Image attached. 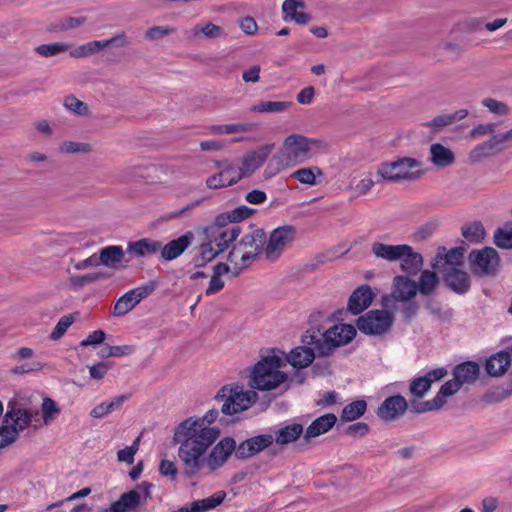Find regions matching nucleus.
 <instances>
[{"label": "nucleus", "mask_w": 512, "mask_h": 512, "mask_svg": "<svg viewBox=\"0 0 512 512\" xmlns=\"http://www.w3.org/2000/svg\"><path fill=\"white\" fill-rule=\"evenodd\" d=\"M218 414L217 409H211L203 417H189L175 428L173 441L180 444L178 455L187 477L199 472L204 454L219 437L220 430L211 427Z\"/></svg>", "instance_id": "1"}, {"label": "nucleus", "mask_w": 512, "mask_h": 512, "mask_svg": "<svg viewBox=\"0 0 512 512\" xmlns=\"http://www.w3.org/2000/svg\"><path fill=\"white\" fill-rule=\"evenodd\" d=\"M356 336V329L350 324H337L320 333V330H308L303 338L306 345L314 346L319 355L327 357L333 351L350 343Z\"/></svg>", "instance_id": "2"}, {"label": "nucleus", "mask_w": 512, "mask_h": 512, "mask_svg": "<svg viewBox=\"0 0 512 512\" xmlns=\"http://www.w3.org/2000/svg\"><path fill=\"white\" fill-rule=\"evenodd\" d=\"M283 360L278 355H269L257 362L250 375V387L260 391H270L287 380V374L280 371Z\"/></svg>", "instance_id": "3"}, {"label": "nucleus", "mask_w": 512, "mask_h": 512, "mask_svg": "<svg viewBox=\"0 0 512 512\" xmlns=\"http://www.w3.org/2000/svg\"><path fill=\"white\" fill-rule=\"evenodd\" d=\"M266 241L267 237L263 229H250L239 241H235L232 245L227 260L240 269L245 268L261 253H264Z\"/></svg>", "instance_id": "4"}, {"label": "nucleus", "mask_w": 512, "mask_h": 512, "mask_svg": "<svg viewBox=\"0 0 512 512\" xmlns=\"http://www.w3.org/2000/svg\"><path fill=\"white\" fill-rule=\"evenodd\" d=\"M421 166L422 163L415 158L399 157L394 161L381 163L377 169V175L388 182L414 181L423 174L420 170Z\"/></svg>", "instance_id": "5"}, {"label": "nucleus", "mask_w": 512, "mask_h": 512, "mask_svg": "<svg viewBox=\"0 0 512 512\" xmlns=\"http://www.w3.org/2000/svg\"><path fill=\"white\" fill-rule=\"evenodd\" d=\"M216 400L222 401L221 412L231 416L247 410L256 402L258 395L253 390H244L243 385L235 384L223 386L215 396Z\"/></svg>", "instance_id": "6"}, {"label": "nucleus", "mask_w": 512, "mask_h": 512, "mask_svg": "<svg viewBox=\"0 0 512 512\" xmlns=\"http://www.w3.org/2000/svg\"><path fill=\"white\" fill-rule=\"evenodd\" d=\"M309 143L305 136L298 134L288 136L284 141V148L281 153L273 157V161H276L279 165L278 170L304 161L310 154Z\"/></svg>", "instance_id": "7"}, {"label": "nucleus", "mask_w": 512, "mask_h": 512, "mask_svg": "<svg viewBox=\"0 0 512 512\" xmlns=\"http://www.w3.org/2000/svg\"><path fill=\"white\" fill-rule=\"evenodd\" d=\"M468 261L472 272L479 277L496 276L501 263L499 253L492 247L472 250Z\"/></svg>", "instance_id": "8"}, {"label": "nucleus", "mask_w": 512, "mask_h": 512, "mask_svg": "<svg viewBox=\"0 0 512 512\" xmlns=\"http://www.w3.org/2000/svg\"><path fill=\"white\" fill-rule=\"evenodd\" d=\"M394 317L386 310H370L356 322L358 330L366 335H383L390 331Z\"/></svg>", "instance_id": "9"}, {"label": "nucleus", "mask_w": 512, "mask_h": 512, "mask_svg": "<svg viewBox=\"0 0 512 512\" xmlns=\"http://www.w3.org/2000/svg\"><path fill=\"white\" fill-rule=\"evenodd\" d=\"M297 230L292 225H284L274 229L264 245L267 260L275 261L284 249L296 239Z\"/></svg>", "instance_id": "10"}, {"label": "nucleus", "mask_w": 512, "mask_h": 512, "mask_svg": "<svg viewBox=\"0 0 512 512\" xmlns=\"http://www.w3.org/2000/svg\"><path fill=\"white\" fill-rule=\"evenodd\" d=\"M448 370L445 367H438L429 370L424 375L416 376L410 380L409 392L415 398H423L431 389L433 383L438 382L445 378Z\"/></svg>", "instance_id": "11"}, {"label": "nucleus", "mask_w": 512, "mask_h": 512, "mask_svg": "<svg viewBox=\"0 0 512 512\" xmlns=\"http://www.w3.org/2000/svg\"><path fill=\"white\" fill-rule=\"evenodd\" d=\"M38 416L39 411L36 409L20 408L9 403L4 419L5 423H8L10 427L14 428L19 436L20 432L29 427Z\"/></svg>", "instance_id": "12"}, {"label": "nucleus", "mask_w": 512, "mask_h": 512, "mask_svg": "<svg viewBox=\"0 0 512 512\" xmlns=\"http://www.w3.org/2000/svg\"><path fill=\"white\" fill-rule=\"evenodd\" d=\"M274 442L272 434H262L242 441L236 449L237 459H249L270 447Z\"/></svg>", "instance_id": "13"}, {"label": "nucleus", "mask_w": 512, "mask_h": 512, "mask_svg": "<svg viewBox=\"0 0 512 512\" xmlns=\"http://www.w3.org/2000/svg\"><path fill=\"white\" fill-rule=\"evenodd\" d=\"M236 441L231 437H225L220 440L209 453L206 463L211 471L222 467L230 455L237 449Z\"/></svg>", "instance_id": "14"}, {"label": "nucleus", "mask_w": 512, "mask_h": 512, "mask_svg": "<svg viewBox=\"0 0 512 512\" xmlns=\"http://www.w3.org/2000/svg\"><path fill=\"white\" fill-rule=\"evenodd\" d=\"M407 409V400L398 394L387 397L378 407L376 414L381 420L390 422L404 415Z\"/></svg>", "instance_id": "15"}, {"label": "nucleus", "mask_w": 512, "mask_h": 512, "mask_svg": "<svg viewBox=\"0 0 512 512\" xmlns=\"http://www.w3.org/2000/svg\"><path fill=\"white\" fill-rule=\"evenodd\" d=\"M209 243H211L219 253L226 251L230 245L234 244L242 229L239 224L230 225L229 229L225 230H206Z\"/></svg>", "instance_id": "16"}, {"label": "nucleus", "mask_w": 512, "mask_h": 512, "mask_svg": "<svg viewBox=\"0 0 512 512\" xmlns=\"http://www.w3.org/2000/svg\"><path fill=\"white\" fill-rule=\"evenodd\" d=\"M512 361V346L491 355L485 364L486 372L491 377H500L506 373Z\"/></svg>", "instance_id": "17"}, {"label": "nucleus", "mask_w": 512, "mask_h": 512, "mask_svg": "<svg viewBox=\"0 0 512 512\" xmlns=\"http://www.w3.org/2000/svg\"><path fill=\"white\" fill-rule=\"evenodd\" d=\"M445 284L459 295L466 294L471 287L470 275L457 267H449L444 274Z\"/></svg>", "instance_id": "18"}, {"label": "nucleus", "mask_w": 512, "mask_h": 512, "mask_svg": "<svg viewBox=\"0 0 512 512\" xmlns=\"http://www.w3.org/2000/svg\"><path fill=\"white\" fill-rule=\"evenodd\" d=\"M194 234L191 231L186 232L177 239L169 241L164 246L161 245L160 255L165 261H172L184 253V251L193 243Z\"/></svg>", "instance_id": "19"}, {"label": "nucleus", "mask_w": 512, "mask_h": 512, "mask_svg": "<svg viewBox=\"0 0 512 512\" xmlns=\"http://www.w3.org/2000/svg\"><path fill=\"white\" fill-rule=\"evenodd\" d=\"M374 298V294L369 285H361L356 288L348 299L347 308L354 314H360L367 309Z\"/></svg>", "instance_id": "20"}, {"label": "nucleus", "mask_w": 512, "mask_h": 512, "mask_svg": "<svg viewBox=\"0 0 512 512\" xmlns=\"http://www.w3.org/2000/svg\"><path fill=\"white\" fill-rule=\"evenodd\" d=\"M405 248L398 259L401 271L407 276H415L422 271L424 266L423 256L408 244L405 245Z\"/></svg>", "instance_id": "21"}, {"label": "nucleus", "mask_w": 512, "mask_h": 512, "mask_svg": "<svg viewBox=\"0 0 512 512\" xmlns=\"http://www.w3.org/2000/svg\"><path fill=\"white\" fill-rule=\"evenodd\" d=\"M273 147L274 144L263 145L257 150L248 153L244 157L242 161V167L240 168L243 176L250 175L254 173L258 168H260L270 155Z\"/></svg>", "instance_id": "22"}, {"label": "nucleus", "mask_w": 512, "mask_h": 512, "mask_svg": "<svg viewBox=\"0 0 512 512\" xmlns=\"http://www.w3.org/2000/svg\"><path fill=\"white\" fill-rule=\"evenodd\" d=\"M498 134H494L490 139L476 145L469 153V159L472 162H478L483 158L497 155L504 151Z\"/></svg>", "instance_id": "23"}, {"label": "nucleus", "mask_w": 512, "mask_h": 512, "mask_svg": "<svg viewBox=\"0 0 512 512\" xmlns=\"http://www.w3.org/2000/svg\"><path fill=\"white\" fill-rule=\"evenodd\" d=\"M417 294V283L408 276L399 275L394 278L392 296L402 302L410 301Z\"/></svg>", "instance_id": "24"}, {"label": "nucleus", "mask_w": 512, "mask_h": 512, "mask_svg": "<svg viewBox=\"0 0 512 512\" xmlns=\"http://www.w3.org/2000/svg\"><path fill=\"white\" fill-rule=\"evenodd\" d=\"M302 0H285L282 4L283 19L285 21H294L297 24H306L310 21L311 16L303 11H298V8H304Z\"/></svg>", "instance_id": "25"}, {"label": "nucleus", "mask_w": 512, "mask_h": 512, "mask_svg": "<svg viewBox=\"0 0 512 512\" xmlns=\"http://www.w3.org/2000/svg\"><path fill=\"white\" fill-rule=\"evenodd\" d=\"M480 373V367L477 362L466 361L456 365L453 369V377L463 386L475 382Z\"/></svg>", "instance_id": "26"}, {"label": "nucleus", "mask_w": 512, "mask_h": 512, "mask_svg": "<svg viewBox=\"0 0 512 512\" xmlns=\"http://www.w3.org/2000/svg\"><path fill=\"white\" fill-rule=\"evenodd\" d=\"M161 249V242L150 238H142L130 241L127 244V252L136 257H145L157 253Z\"/></svg>", "instance_id": "27"}, {"label": "nucleus", "mask_w": 512, "mask_h": 512, "mask_svg": "<svg viewBox=\"0 0 512 512\" xmlns=\"http://www.w3.org/2000/svg\"><path fill=\"white\" fill-rule=\"evenodd\" d=\"M337 417L333 413H328L316 418L306 429L304 438H315L328 432L336 423Z\"/></svg>", "instance_id": "28"}, {"label": "nucleus", "mask_w": 512, "mask_h": 512, "mask_svg": "<svg viewBox=\"0 0 512 512\" xmlns=\"http://www.w3.org/2000/svg\"><path fill=\"white\" fill-rule=\"evenodd\" d=\"M406 244L390 245L381 242H375L371 246V251L376 258H381L389 262L398 261L402 252L405 251Z\"/></svg>", "instance_id": "29"}, {"label": "nucleus", "mask_w": 512, "mask_h": 512, "mask_svg": "<svg viewBox=\"0 0 512 512\" xmlns=\"http://www.w3.org/2000/svg\"><path fill=\"white\" fill-rule=\"evenodd\" d=\"M98 254L101 265L110 268H118L125 256L123 248L118 245L106 246L100 249Z\"/></svg>", "instance_id": "30"}, {"label": "nucleus", "mask_w": 512, "mask_h": 512, "mask_svg": "<svg viewBox=\"0 0 512 512\" xmlns=\"http://www.w3.org/2000/svg\"><path fill=\"white\" fill-rule=\"evenodd\" d=\"M314 358V349L306 346L296 347L286 356V360L295 368L308 367Z\"/></svg>", "instance_id": "31"}, {"label": "nucleus", "mask_w": 512, "mask_h": 512, "mask_svg": "<svg viewBox=\"0 0 512 512\" xmlns=\"http://www.w3.org/2000/svg\"><path fill=\"white\" fill-rule=\"evenodd\" d=\"M432 163L440 168L452 165L455 162L453 151L440 143H434L430 146Z\"/></svg>", "instance_id": "32"}, {"label": "nucleus", "mask_w": 512, "mask_h": 512, "mask_svg": "<svg viewBox=\"0 0 512 512\" xmlns=\"http://www.w3.org/2000/svg\"><path fill=\"white\" fill-rule=\"evenodd\" d=\"M303 433V426L293 423L279 428L274 433V441L278 445H287L295 442Z\"/></svg>", "instance_id": "33"}, {"label": "nucleus", "mask_w": 512, "mask_h": 512, "mask_svg": "<svg viewBox=\"0 0 512 512\" xmlns=\"http://www.w3.org/2000/svg\"><path fill=\"white\" fill-rule=\"evenodd\" d=\"M216 166L219 169L220 177H222L227 187L238 183L243 177L240 167L228 160L218 161L216 162Z\"/></svg>", "instance_id": "34"}, {"label": "nucleus", "mask_w": 512, "mask_h": 512, "mask_svg": "<svg viewBox=\"0 0 512 512\" xmlns=\"http://www.w3.org/2000/svg\"><path fill=\"white\" fill-rule=\"evenodd\" d=\"M439 284V277L437 274L430 270L421 271L419 282L417 283V291L421 295L429 296L433 293Z\"/></svg>", "instance_id": "35"}, {"label": "nucleus", "mask_w": 512, "mask_h": 512, "mask_svg": "<svg viewBox=\"0 0 512 512\" xmlns=\"http://www.w3.org/2000/svg\"><path fill=\"white\" fill-rule=\"evenodd\" d=\"M462 236L470 243H480L486 236L485 228L480 221H474L462 226Z\"/></svg>", "instance_id": "36"}, {"label": "nucleus", "mask_w": 512, "mask_h": 512, "mask_svg": "<svg viewBox=\"0 0 512 512\" xmlns=\"http://www.w3.org/2000/svg\"><path fill=\"white\" fill-rule=\"evenodd\" d=\"M220 253L211 243H204L198 248V253L193 257L192 264L196 268L204 267L214 260Z\"/></svg>", "instance_id": "37"}, {"label": "nucleus", "mask_w": 512, "mask_h": 512, "mask_svg": "<svg viewBox=\"0 0 512 512\" xmlns=\"http://www.w3.org/2000/svg\"><path fill=\"white\" fill-rule=\"evenodd\" d=\"M367 409V403L363 399L355 400L342 409L341 420L351 422L359 419Z\"/></svg>", "instance_id": "38"}, {"label": "nucleus", "mask_w": 512, "mask_h": 512, "mask_svg": "<svg viewBox=\"0 0 512 512\" xmlns=\"http://www.w3.org/2000/svg\"><path fill=\"white\" fill-rule=\"evenodd\" d=\"M127 399V396L121 395L116 397L110 402H102L95 406L90 411V416L92 418L101 419L110 414L112 411H114L116 408L120 407L124 401Z\"/></svg>", "instance_id": "39"}, {"label": "nucleus", "mask_w": 512, "mask_h": 512, "mask_svg": "<svg viewBox=\"0 0 512 512\" xmlns=\"http://www.w3.org/2000/svg\"><path fill=\"white\" fill-rule=\"evenodd\" d=\"M293 105L288 101H262L252 106L250 111L259 113H282Z\"/></svg>", "instance_id": "40"}, {"label": "nucleus", "mask_w": 512, "mask_h": 512, "mask_svg": "<svg viewBox=\"0 0 512 512\" xmlns=\"http://www.w3.org/2000/svg\"><path fill=\"white\" fill-rule=\"evenodd\" d=\"M225 497V491H217L210 497L193 501L194 510L196 512H205L214 509L224 501Z\"/></svg>", "instance_id": "41"}, {"label": "nucleus", "mask_w": 512, "mask_h": 512, "mask_svg": "<svg viewBox=\"0 0 512 512\" xmlns=\"http://www.w3.org/2000/svg\"><path fill=\"white\" fill-rule=\"evenodd\" d=\"M137 304L136 297H134L133 293L129 290L116 301L113 309V315L116 317L124 316Z\"/></svg>", "instance_id": "42"}, {"label": "nucleus", "mask_w": 512, "mask_h": 512, "mask_svg": "<svg viewBox=\"0 0 512 512\" xmlns=\"http://www.w3.org/2000/svg\"><path fill=\"white\" fill-rule=\"evenodd\" d=\"M461 387L462 385L457 381L456 378L453 377V379L445 382L440 387L435 397L440 400V404L443 407L447 402V398L455 395L461 389Z\"/></svg>", "instance_id": "43"}, {"label": "nucleus", "mask_w": 512, "mask_h": 512, "mask_svg": "<svg viewBox=\"0 0 512 512\" xmlns=\"http://www.w3.org/2000/svg\"><path fill=\"white\" fill-rule=\"evenodd\" d=\"M193 36L203 34L206 38L216 39L226 36L223 28L212 23H208L205 26L196 25L192 29Z\"/></svg>", "instance_id": "44"}, {"label": "nucleus", "mask_w": 512, "mask_h": 512, "mask_svg": "<svg viewBox=\"0 0 512 512\" xmlns=\"http://www.w3.org/2000/svg\"><path fill=\"white\" fill-rule=\"evenodd\" d=\"M63 105L67 110L79 116H88L90 113L88 105L74 95L66 96Z\"/></svg>", "instance_id": "45"}, {"label": "nucleus", "mask_w": 512, "mask_h": 512, "mask_svg": "<svg viewBox=\"0 0 512 512\" xmlns=\"http://www.w3.org/2000/svg\"><path fill=\"white\" fill-rule=\"evenodd\" d=\"M494 244L502 249H512V227L504 226L496 229Z\"/></svg>", "instance_id": "46"}, {"label": "nucleus", "mask_w": 512, "mask_h": 512, "mask_svg": "<svg viewBox=\"0 0 512 512\" xmlns=\"http://www.w3.org/2000/svg\"><path fill=\"white\" fill-rule=\"evenodd\" d=\"M69 45L64 42H54L49 44H42L36 47V52L42 57H52L59 53L66 52Z\"/></svg>", "instance_id": "47"}, {"label": "nucleus", "mask_w": 512, "mask_h": 512, "mask_svg": "<svg viewBox=\"0 0 512 512\" xmlns=\"http://www.w3.org/2000/svg\"><path fill=\"white\" fill-rule=\"evenodd\" d=\"M411 411L416 414L426 413L430 411H437L442 408L440 400L435 396L427 401L419 402L417 400L411 401Z\"/></svg>", "instance_id": "48"}, {"label": "nucleus", "mask_w": 512, "mask_h": 512, "mask_svg": "<svg viewBox=\"0 0 512 512\" xmlns=\"http://www.w3.org/2000/svg\"><path fill=\"white\" fill-rule=\"evenodd\" d=\"M322 175V171L315 167V168H301L299 170H296L293 172L292 177L296 180H298L302 184L307 185H315L316 184V174Z\"/></svg>", "instance_id": "49"}, {"label": "nucleus", "mask_w": 512, "mask_h": 512, "mask_svg": "<svg viewBox=\"0 0 512 512\" xmlns=\"http://www.w3.org/2000/svg\"><path fill=\"white\" fill-rule=\"evenodd\" d=\"M108 278V275L103 272H92L85 275L72 276L70 278L71 285L74 287H83L87 284L104 280Z\"/></svg>", "instance_id": "50"}, {"label": "nucleus", "mask_w": 512, "mask_h": 512, "mask_svg": "<svg viewBox=\"0 0 512 512\" xmlns=\"http://www.w3.org/2000/svg\"><path fill=\"white\" fill-rule=\"evenodd\" d=\"M19 436L14 428L10 427L8 423H3L0 426V449H3L17 441Z\"/></svg>", "instance_id": "51"}, {"label": "nucleus", "mask_w": 512, "mask_h": 512, "mask_svg": "<svg viewBox=\"0 0 512 512\" xmlns=\"http://www.w3.org/2000/svg\"><path fill=\"white\" fill-rule=\"evenodd\" d=\"M59 150L63 154L89 153L92 147L89 143L65 141L60 145Z\"/></svg>", "instance_id": "52"}, {"label": "nucleus", "mask_w": 512, "mask_h": 512, "mask_svg": "<svg viewBox=\"0 0 512 512\" xmlns=\"http://www.w3.org/2000/svg\"><path fill=\"white\" fill-rule=\"evenodd\" d=\"M75 316L73 314L65 315L59 319L53 331L50 334L52 340L60 339L67 329L74 323Z\"/></svg>", "instance_id": "53"}, {"label": "nucleus", "mask_w": 512, "mask_h": 512, "mask_svg": "<svg viewBox=\"0 0 512 512\" xmlns=\"http://www.w3.org/2000/svg\"><path fill=\"white\" fill-rule=\"evenodd\" d=\"M482 105L486 107L491 113L499 116H506L510 113V107L502 102L498 101L494 98H486L482 100Z\"/></svg>", "instance_id": "54"}, {"label": "nucleus", "mask_w": 512, "mask_h": 512, "mask_svg": "<svg viewBox=\"0 0 512 512\" xmlns=\"http://www.w3.org/2000/svg\"><path fill=\"white\" fill-rule=\"evenodd\" d=\"M86 22L85 17H67L61 19L58 23H56L50 30L51 31H65L68 29H74Z\"/></svg>", "instance_id": "55"}, {"label": "nucleus", "mask_w": 512, "mask_h": 512, "mask_svg": "<svg viewBox=\"0 0 512 512\" xmlns=\"http://www.w3.org/2000/svg\"><path fill=\"white\" fill-rule=\"evenodd\" d=\"M59 411L60 410L53 399L48 397L43 399L42 414L45 424H49L54 419V415L58 414Z\"/></svg>", "instance_id": "56"}, {"label": "nucleus", "mask_w": 512, "mask_h": 512, "mask_svg": "<svg viewBox=\"0 0 512 512\" xmlns=\"http://www.w3.org/2000/svg\"><path fill=\"white\" fill-rule=\"evenodd\" d=\"M157 288L156 281H149L146 284L131 289L130 291L133 293V296L136 297V302L140 303L143 299L150 296Z\"/></svg>", "instance_id": "57"}, {"label": "nucleus", "mask_w": 512, "mask_h": 512, "mask_svg": "<svg viewBox=\"0 0 512 512\" xmlns=\"http://www.w3.org/2000/svg\"><path fill=\"white\" fill-rule=\"evenodd\" d=\"M202 202V200H196L192 203H189L187 204L186 206H184L183 208L179 209V210H175V211H171V212H167L165 213L161 219L163 221H170V220H173V219H178V218H183V217H186L188 215V213L193 209L195 208L196 206L200 205Z\"/></svg>", "instance_id": "58"}, {"label": "nucleus", "mask_w": 512, "mask_h": 512, "mask_svg": "<svg viewBox=\"0 0 512 512\" xmlns=\"http://www.w3.org/2000/svg\"><path fill=\"white\" fill-rule=\"evenodd\" d=\"M232 224H235V223L230 216V212L228 211L226 213H222V214L218 215L215 218L213 225H211L207 230H217V229L225 230V229H229L230 225H232Z\"/></svg>", "instance_id": "59"}, {"label": "nucleus", "mask_w": 512, "mask_h": 512, "mask_svg": "<svg viewBox=\"0 0 512 512\" xmlns=\"http://www.w3.org/2000/svg\"><path fill=\"white\" fill-rule=\"evenodd\" d=\"M174 32L173 28L153 26L145 32V37L149 40H158Z\"/></svg>", "instance_id": "60"}, {"label": "nucleus", "mask_w": 512, "mask_h": 512, "mask_svg": "<svg viewBox=\"0 0 512 512\" xmlns=\"http://www.w3.org/2000/svg\"><path fill=\"white\" fill-rule=\"evenodd\" d=\"M229 212H230V216H231L232 220L234 221V223L238 224V222L250 217L255 212V210L252 208H249L245 205H241V206L234 208L233 210H231Z\"/></svg>", "instance_id": "61"}, {"label": "nucleus", "mask_w": 512, "mask_h": 512, "mask_svg": "<svg viewBox=\"0 0 512 512\" xmlns=\"http://www.w3.org/2000/svg\"><path fill=\"white\" fill-rule=\"evenodd\" d=\"M445 263L451 265V267H456L460 265L463 261V252L461 248H452L447 251L444 255Z\"/></svg>", "instance_id": "62"}, {"label": "nucleus", "mask_w": 512, "mask_h": 512, "mask_svg": "<svg viewBox=\"0 0 512 512\" xmlns=\"http://www.w3.org/2000/svg\"><path fill=\"white\" fill-rule=\"evenodd\" d=\"M110 365L107 362H99L92 366H89V374L92 379L102 380L110 369Z\"/></svg>", "instance_id": "63"}, {"label": "nucleus", "mask_w": 512, "mask_h": 512, "mask_svg": "<svg viewBox=\"0 0 512 512\" xmlns=\"http://www.w3.org/2000/svg\"><path fill=\"white\" fill-rule=\"evenodd\" d=\"M159 472L162 476L170 477L172 480L176 479L178 470L174 462L163 459L159 465Z\"/></svg>", "instance_id": "64"}]
</instances>
